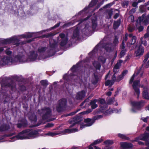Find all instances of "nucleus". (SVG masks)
Here are the masks:
<instances>
[{"mask_svg": "<svg viewBox=\"0 0 149 149\" xmlns=\"http://www.w3.org/2000/svg\"><path fill=\"white\" fill-rule=\"evenodd\" d=\"M39 131L38 130H33L32 129H27L23 130L19 133L18 135L13 137L12 138L16 137L18 139H29L31 138H35L36 135L38 134Z\"/></svg>", "mask_w": 149, "mask_h": 149, "instance_id": "obj_1", "label": "nucleus"}, {"mask_svg": "<svg viewBox=\"0 0 149 149\" xmlns=\"http://www.w3.org/2000/svg\"><path fill=\"white\" fill-rule=\"evenodd\" d=\"M67 100L65 98H62L58 102L56 110L58 113L64 111L67 107Z\"/></svg>", "mask_w": 149, "mask_h": 149, "instance_id": "obj_2", "label": "nucleus"}, {"mask_svg": "<svg viewBox=\"0 0 149 149\" xmlns=\"http://www.w3.org/2000/svg\"><path fill=\"white\" fill-rule=\"evenodd\" d=\"M82 66L81 65V63H77L76 65H74L70 68V71L72 72L69 74H78L81 71Z\"/></svg>", "mask_w": 149, "mask_h": 149, "instance_id": "obj_3", "label": "nucleus"}, {"mask_svg": "<svg viewBox=\"0 0 149 149\" xmlns=\"http://www.w3.org/2000/svg\"><path fill=\"white\" fill-rule=\"evenodd\" d=\"M142 22L145 25H147L149 24V14L146 16V14H143L141 16L138 17L137 22H139L141 24Z\"/></svg>", "mask_w": 149, "mask_h": 149, "instance_id": "obj_4", "label": "nucleus"}, {"mask_svg": "<svg viewBox=\"0 0 149 149\" xmlns=\"http://www.w3.org/2000/svg\"><path fill=\"white\" fill-rule=\"evenodd\" d=\"M131 104L132 106L136 107L138 110H140L145 104L144 101L141 100L139 102L135 101H131Z\"/></svg>", "mask_w": 149, "mask_h": 149, "instance_id": "obj_5", "label": "nucleus"}, {"mask_svg": "<svg viewBox=\"0 0 149 149\" xmlns=\"http://www.w3.org/2000/svg\"><path fill=\"white\" fill-rule=\"evenodd\" d=\"M42 112L44 113L42 116V119L44 120L48 118L51 116V111L49 108L45 109H42Z\"/></svg>", "mask_w": 149, "mask_h": 149, "instance_id": "obj_6", "label": "nucleus"}, {"mask_svg": "<svg viewBox=\"0 0 149 149\" xmlns=\"http://www.w3.org/2000/svg\"><path fill=\"white\" fill-rule=\"evenodd\" d=\"M3 83L6 86H7L12 88L13 87L12 85L13 80L9 78H6L2 79Z\"/></svg>", "mask_w": 149, "mask_h": 149, "instance_id": "obj_7", "label": "nucleus"}, {"mask_svg": "<svg viewBox=\"0 0 149 149\" xmlns=\"http://www.w3.org/2000/svg\"><path fill=\"white\" fill-rule=\"evenodd\" d=\"M19 121L21 123L17 124V127L19 128H20L22 127L24 128L26 127L28 125L27 121L25 118H22Z\"/></svg>", "mask_w": 149, "mask_h": 149, "instance_id": "obj_8", "label": "nucleus"}, {"mask_svg": "<svg viewBox=\"0 0 149 149\" xmlns=\"http://www.w3.org/2000/svg\"><path fill=\"white\" fill-rule=\"evenodd\" d=\"M19 42V40L17 38L12 37L10 38L6 39L2 41V43L4 44H10L14 41Z\"/></svg>", "mask_w": 149, "mask_h": 149, "instance_id": "obj_9", "label": "nucleus"}, {"mask_svg": "<svg viewBox=\"0 0 149 149\" xmlns=\"http://www.w3.org/2000/svg\"><path fill=\"white\" fill-rule=\"evenodd\" d=\"M144 48L141 45H140L137 50L135 51L136 56L137 57L142 55L144 52Z\"/></svg>", "mask_w": 149, "mask_h": 149, "instance_id": "obj_10", "label": "nucleus"}, {"mask_svg": "<svg viewBox=\"0 0 149 149\" xmlns=\"http://www.w3.org/2000/svg\"><path fill=\"white\" fill-rule=\"evenodd\" d=\"M58 46V42L55 40L52 39L49 41V46L51 48L56 49Z\"/></svg>", "mask_w": 149, "mask_h": 149, "instance_id": "obj_11", "label": "nucleus"}, {"mask_svg": "<svg viewBox=\"0 0 149 149\" xmlns=\"http://www.w3.org/2000/svg\"><path fill=\"white\" fill-rule=\"evenodd\" d=\"M121 147L123 149L126 148H132L133 147V145L132 143L126 142H122L120 143Z\"/></svg>", "mask_w": 149, "mask_h": 149, "instance_id": "obj_12", "label": "nucleus"}, {"mask_svg": "<svg viewBox=\"0 0 149 149\" xmlns=\"http://www.w3.org/2000/svg\"><path fill=\"white\" fill-rule=\"evenodd\" d=\"M124 75H119L118 77H116L115 76V75H113L112 77V81L111 82V84L110 85V86H111L114 83V81L117 82H119L123 78V76Z\"/></svg>", "mask_w": 149, "mask_h": 149, "instance_id": "obj_13", "label": "nucleus"}, {"mask_svg": "<svg viewBox=\"0 0 149 149\" xmlns=\"http://www.w3.org/2000/svg\"><path fill=\"white\" fill-rule=\"evenodd\" d=\"M148 88L147 87H145L143 88L142 96L144 99L149 100V94L148 92Z\"/></svg>", "mask_w": 149, "mask_h": 149, "instance_id": "obj_14", "label": "nucleus"}, {"mask_svg": "<svg viewBox=\"0 0 149 149\" xmlns=\"http://www.w3.org/2000/svg\"><path fill=\"white\" fill-rule=\"evenodd\" d=\"M85 91L83 90L78 92L77 94L76 98L77 100H82L85 96Z\"/></svg>", "mask_w": 149, "mask_h": 149, "instance_id": "obj_15", "label": "nucleus"}, {"mask_svg": "<svg viewBox=\"0 0 149 149\" xmlns=\"http://www.w3.org/2000/svg\"><path fill=\"white\" fill-rule=\"evenodd\" d=\"M75 75H64L63 78L65 82L72 81L73 79V77Z\"/></svg>", "mask_w": 149, "mask_h": 149, "instance_id": "obj_16", "label": "nucleus"}, {"mask_svg": "<svg viewBox=\"0 0 149 149\" xmlns=\"http://www.w3.org/2000/svg\"><path fill=\"white\" fill-rule=\"evenodd\" d=\"M92 79L91 80L92 83L94 85H96L99 80L98 75H93L92 76Z\"/></svg>", "mask_w": 149, "mask_h": 149, "instance_id": "obj_17", "label": "nucleus"}, {"mask_svg": "<svg viewBox=\"0 0 149 149\" xmlns=\"http://www.w3.org/2000/svg\"><path fill=\"white\" fill-rule=\"evenodd\" d=\"M10 128V126L6 124H2L0 127V132L5 131Z\"/></svg>", "mask_w": 149, "mask_h": 149, "instance_id": "obj_18", "label": "nucleus"}, {"mask_svg": "<svg viewBox=\"0 0 149 149\" xmlns=\"http://www.w3.org/2000/svg\"><path fill=\"white\" fill-rule=\"evenodd\" d=\"M68 41V39L67 38L62 39L59 43L60 48H61L62 47H64L67 43Z\"/></svg>", "mask_w": 149, "mask_h": 149, "instance_id": "obj_19", "label": "nucleus"}, {"mask_svg": "<svg viewBox=\"0 0 149 149\" xmlns=\"http://www.w3.org/2000/svg\"><path fill=\"white\" fill-rule=\"evenodd\" d=\"M56 52V49L51 48L48 49L47 51L48 54L49 56H52L54 55Z\"/></svg>", "mask_w": 149, "mask_h": 149, "instance_id": "obj_20", "label": "nucleus"}, {"mask_svg": "<svg viewBox=\"0 0 149 149\" xmlns=\"http://www.w3.org/2000/svg\"><path fill=\"white\" fill-rule=\"evenodd\" d=\"M141 140H143L146 142H148L147 141L148 139L149 138V133H144L143 134H141Z\"/></svg>", "mask_w": 149, "mask_h": 149, "instance_id": "obj_21", "label": "nucleus"}, {"mask_svg": "<svg viewBox=\"0 0 149 149\" xmlns=\"http://www.w3.org/2000/svg\"><path fill=\"white\" fill-rule=\"evenodd\" d=\"M97 101L96 99H94L91 101L89 105L91 106L92 109H94L97 107L98 105L95 103Z\"/></svg>", "mask_w": 149, "mask_h": 149, "instance_id": "obj_22", "label": "nucleus"}, {"mask_svg": "<svg viewBox=\"0 0 149 149\" xmlns=\"http://www.w3.org/2000/svg\"><path fill=\"white\" fill-rule=\"evenodd\" d=\"M120 23L121 21L120 19H119L117 21H114L113 25V28L114 29H118L120 25Z\"/></svg>", "mask_w": 149, "mask_h": 149, "instance_id": "obj_23", "label": "nucleus"}, {"mask_svg": "<svg viewBox=\"0 0 149 149\" xmlns=\"http://www.w3.org/2000/svg\"><path fill=\"white\" fill-rule=\"evenodd\" d=\"M100 108L99 109L98 112H104L107 109V105L106 104H101L100 106Z\"/></svg>", "mask_w": 149, "mask_h": 149, "instance_id": "obj_24", "label": "nucleus"}, {"mask_svg": "<svg viewBox=\"0 0 149 149\" xmlns=\"http://www.w3.org/2000/svg\"><path fill=\"white\" fill-rule=\"evenodd\" d=\"M79 31L78 29H76L74 31L72 38H77L79 37Z\"/></svg>", "mask_w": 149, "mask_h": 149, "instance_id": "obj_25", "label": "nucleus"}, {"mask_svg": "<svg viewBox=\"0 0 149 149\" xmlns=\"http://www.w3.org/2000/svg\"><path fill=\"white\" fill-rule=\"evenodd\" d=\"M94 66L95 67L96 70H100L101 67L100 64L97 61H94L93 63Z\"/></svg>", "mask_w": 149, "mask_h": 149, "instance_id": "obj_26", "label": "nucleus"}, {"mask_svg": "<svg viewBox=\"0 0 149 149\" xmlns=\"http://www.w3.org/2000/svg\"><path fill=\"white\" fill-rule=\"evenodd\" d=\"M29 119L31 121H33L35 122H36L37 120V117L36 115L34 114H31L29 117Z\"/></svg>", "mask_w": 149, "mask_h": 149, "instance_id": "obj_27", "label": "nucleus"}, {"mask_svg": "<svg viewBox=\"0 0 149 149\" xmlns=\"http://www.w3.org/2000/svg\"><path fill=\"white\" fill-rule=\"evenodd\" d=\"M82 117L81 116H76L74 117L72 120H71L70 121V124H72V123L75 122H77L78 120H79L80 118H81Z\"/></svg>", "mask_w": 149, "mask_h": 149, "instance_id": "obj_28", "label": "nucleus"}, {"mask_svg": "<svg viewBox=\"0 0 149 149\" xmlns=\"http://www.w3.org/2000/svg\"><path fill=\"white\" fill-rule=\"evenodd\" d=\"M92 28L93 30H95L97 26V20L96 19H92Z\"/></svg>", "mask_w": 149, "mask_h": 149, "instance_id": "obj_29", "label": "nucleus"}, {"mask_svg": "<svg viewBox=\"0 0 149 149\" xmlns=\"http://www.w3.org/2000/svg\"><path fill=\"white\" fill-rule=\"evenodd\" d=\"M37 55L34 54V53L31 54L29 57V58L31 61H33L36 59L37 57Z\"/></svg>", "mask_w": 149, "mask_h": 149, "instance_id": "obj_30", "label": "nucleus"}, {"mask_svg": "<svg viewBox=\"0 0 149 149\" xmlns=\"http://www.w3.org/2000/svg\"><path fill=\"white\" fill-rule=\"evenodd\" d=\"M129 1L127 0H124L121 3V6L123 8H127L128 6Z\"/></svg>", "mask_w": 149, "mask_h": 149, "instance_id": "obj_31", "label": "nucleus"}, {"mask_svg": "<svg viewBox=\"0 0 149 149\" xmlns=\"http://www.w3.org/2000/svg\"><path fill=\"white\" fill-rule=\"evenodd\" d=\"M127 52V49L121 50L120 54V58H122L125 55L126 53Z\"/></svg>", "mask_w": 149, "mask_h": 149, "instance_id": "obj_32", "label": "nucleus"}, {"mask_svg": "<svg viewBox=\"0 0 149 149\" xmlns=\"http://www.w3.org/2000/svg\"><path fill=\"white\" fill-rule=\"evenodd\" d=\"M78 131V129L77 128H73L71 129H66L64 130L65 133H71L74 132H76Z\"/></svg>", "mask_w": 149, "mask_h": 149, "instance_id": "obj_33", "label": "nucleus"}, {"mask_svg": "<svg viewBox=\"0 0 149 149\" xmlns=\"http://www.w3.org/2000/svg\"><path fill=\"white\" fill-rule=\"evenodd\" d=\"M19 89L21 92H24L26 90V87L24 85L19 84Z\"/></svg>", "mask_w": 149, "mask_h": 149, "instance_id": "obj_34", "label": "nucleus"}, {"mask_svg": "<svg viewBox=\"0 0 149 149\" xmlns=\"http://www.w3.org/2000/svg\"><path fill=\"white\" fill-rule=\"evenodd\" d=\"M98 0H92L91 3L89 4V7H93L97 3Z\"/></svg>", "mask_w": 149, "mask_h": 149, "instance_id": "obj_35", "label": "nucleus"}, {"mask_svg": "<svg viewBox=\"0 0 149 149\" xmlns=\"http://www.w3.org/2000/svg\"><path fill=\"white\" fill-rule=\"evenodd\" d=\"M134 89L135 92V93L137 95V98H138L139 96V94H140V91L139 89V88L138 87H135V88H133Z\"/></svg>", "mask_w": 149, "mask_h": 149, "instance_id": "obj_36", "label": "nucleus"}, {"mask_svg": "<svg viewBox=\"0 0 149 149\" xmlns=\"http://www.w3.org/2000/svg\"><path fill=\"white\" fill-rule=\"evenodd\" d=\"M118 136L123 139H124L127 140H130V138L128 137H127L125 135L121 134H118Z\"/></svg>", "mask_w": 149, "mask_h": 149, "instance_id": "obj_37", "label": "nucleus"}, {"mask_svg": "<svg viewBox=\"0 0 149 149\" xmlns=\"http://www.w3.org/2000/svg\"><path fill=\"white\" fill-rule=\"evenodd\" d=\"M140 82L139 80H136L134 81L132 85L133 88L137 87Z\"/></svg>", "mask_w": 149, "mask_h": 149, "instance_id": "obj_38", "label": "nucleus"}, {"mask_svg": "<svg viewBox=\"0 0 149 149\" xmlns=\"http://www.w3.org/2000/svg\"><path fill=\"white\" fill-rule=\"evenodd\" d=\"M136 37L135 36H133L132 38L131 39L130 43L131 45L134 44L136 42Z\"/></svg>", "mask_w": 149, "mask_h": 149, "instance_id": "obj_39", "label": "nucleus"}, {"mask_svg": "<svg viewBox=\"0 0 149 149\" xmlns=\"http://www.w3.org/2000/svg\"><path fill=\"white\" fill-rule=\"evenodd\" d=\"M92 111V109H88L86 111L81 112V113H80V114H82V115H84L85 114H88L89 113L91 112Z\"/></svg>", "mask_w": 149, "mask_h": 149, "instance_id": "obj_40", "label": "nucleus"}, {"mask_svg": "<svg viewBox=\"0 0 149 149\" xmlns=\"http://www.w3.org/2000/svg\"><path fill=\"white\" fill-rule=\"evenodd\" d=\"M46 47H41L38 49V52L40 53L43 52L46 50Z\"/></svg>", "mask_w": 149, "mask_h": 149, "instance_id": "obj_41", "label": "nucleus"}, {"mask_svg": "<svg viewBox=\"0 0 149 149\" xmlns=\"http://www.w3.org/2000/svg\"><path fill=\"white\" fill-rule=\"evenodd\" d=\"M41 85L44 86H46L48 84L47 81L46 80H42L40 81Z\"/></svg>", "mask_w": 149, "mask_h": 149, "instance_id": "obj_42", "label": "nucleus"}, {"mask_svg": "<svg viewBox=\"0 0 149 149\" xmlns=\"http://www.w3.org/2000/svg\"><path fill=\"white\" fill-rule=\"evenodd\" d=\"M54 35L53 33H50L47 34H44L43 35V37L44 38H48L51 37L53 36Z\"/></svg>", "mask_w": 149, "mask_h": 149, "instance_id": "obj_43", "label": "nucleus"}, {"mask_svg": "<svg viewBox=\"0 0 149 149\" xmlns=\"http://www.w3.org/2000/svg\"><path fill=\"white\" fill-rule=\"evenodd\" d=\"M103 140L102 139L100 140H97L95 141L93 143H91L92 146H93L97 143H99L103 141Z\"/></svg>", "mask_w": 149, "mask_h": 149, "instance_id": "obj_44", "label": "nucleus"}, {"mask_svg": "<svg viewBox=\"0 0 149 149\" xmlns=\"http://www.w3.org/2000/svg\"><path fill=\"white\" fill-rule=\"evenodd\" d=\"M104 143L106 145H111L113 143V141L108 140L104 141Z\"/></svg>", "mask_w": 149, "mask_h": 149, "instance_id": "obj_45", "label": "nucleus"}, {"mask_svg": "<svg viewBox=\"0 0 149 149\" xmlns=\"http://www.w3.org/2000/svg\"><path fill=\"white\" fill-rule=\"evenodd\" d=\"M118 36H115L114 38L113 42V43L114 44H117L118 43Z\"/></svg>", "mask_w": 149, "mask_h": 149, "instance_id": "obj_46", "label": "nucleus"}, {"mask_svg": "<svg viewBox=\"0 0 149 149\" xmlns=\"http://www.w3.org/2000/svg\"><path fill=\"white\" fill-rule=\"evenodd\" d=\"M102 117L103 116L101 115H99L94 117L93 118V121H94V123L95 120L101 118H102Z\"/></svg>", "mask_w": 149, "mask_h": 149, "instance_id": "obj_47", "label": "nucleus"}, {"mask_svg": "<svg viewBox=\"0 0 149 149\" xmlns=\"http://www.w3.org/2000/svg\"><path fill=\"white\" fill-rule=\"evenodd\" d=\"M141 44H143L144 46H146L147 45V41L146 40H143V38H141Z\"/></svg>", "mask_w": 149, "mask_h": 149, "instance_id": "obj_48", "label": "nucleus"}, {"mask_svg": "<svg viewBox=\"0 0 149 149\" xmlns=\"http://www.w3.org/2000/svg\"><path fill=\"white\" fill-rule=\"evenodd\" d=\"M15 58L18 61L21 62L22 61V56L20 55H17L15 56Z\"/></svg>", "mask_w": 149, "mask_h": 149, "instance_id": "obj_49", "label": "nucleus"}, {"mask_svg": "<svg viewBox=\"0 0 149 149\" xmlns=\"http://www.w3.org/2000/svg\"><path fill=\"white\" fill-rule=\"evenodd\" d=\"M113 112V111L111 109H109L108 110H106L105 111V114L107 115L108 114H109Z\"/></svg>", "mask_w": 149, "mask_h": 149, "instance_id": "obj_50", "label": "nucleus"}, {"mask_svg": "<svg viewBox=\"0 0 149 149\" xmlns=\"http://www.w3.org/2000/svg\"><path fill=\"white\" fill-rule=\"evenodd\" d=\"M113 10L112 9L109 10L108 12V14L109 19L111 18L112 15L113 14Z\"/></svg>", "mask_w": 149, "mask_h": 149, "instance_id": "obj_51", "label": "nucleus"}, {"mask_svg": "<svg viewBox=\"0 0 149 149\" xmlns=\"http://www.w3.org/2000/svg\"><path fill=\"white\" fill-rule=\"evenodd\" d=\"M114 4L113 2L109 3L108 4L105 5L104 7V8H110L111 6L113 5Z\"/></svg>", "mask_w": 149, "mask_h": 149, "instance_id": "obj_52", "label": "nucleus"}, {"mask_svg": "<svg viewBox=\"0 0 149 149\" xmlns=\"http://www.w3.org/2000/svg\"><path fill=\"white\" fill-rule=\"evenodd\" d=\"M93 121V119H91L89 118H87L86 119H85L84 120V122L86 123H90L91 122H92Z\"/></svg>", "mask_w": 149, "mask_h": 149, "instance_id": "obj_53", "label": "nucleus"}, {"mask_svg": "<svg viewBox=\"0 0 149 149\" xmlns=\"http://www.w3.org/2000/svg\"><path fill=\"white\" fill-rule=\"evenodd\" d=\"M42 123V120H39L38 122L36 124L34 125L31 126V127H35L39 126L41 123Z\"/></svg>", "mask_w": 149, "mask_h": 149, "instance_id": "obj_54", "label": "nucleus"}, {"mask_svg": "<svg viewBox=\"0 0 149 149\" xmlns=\"http://www.w3.org/2000/svg\"><path fill=\"white\" fill-rule=\"evenodd\" d=\"M143 74V72L142 70V68H140L138 70L137 72L136 73V74Z\"/></svg>", "mask_w": 149, "mask_h": 149, "instance_id": "obj_55", "label": "nucleus"}, {"mask_svg": "<svg viewBox=\"0 0 149 149\" xmlns=\"http://www.w3.org/2000/svg\"><path fill=\"white\" fill-rule=\"evenodd\" d=\"M1 61L3 62V65L6 64L8 63V60H7V58H4L1 60Z\"/></svg>", "mask_w": 149, "mask_h": 149, "instance_id": "obj_56", "label": "nucleus"}, {"mask_svg": "<svg viewBox=\"0 0 149 149\" xmlns=\"http://www.w3.org/2000/svg\"><path fill=\"white\" fill-rule=\"evenodd\" d=\"M143 37L145 38L149 37V30L147 29V32L145 34Z\"/></svg>", "mask_w": 149, "mask_h": 149, "instance_id": "obj_57", "label": "nucleus"}, {"mask_svg": "<svg viewBox=\"0 0 149 149\" xmlns=\"http://www.w3.org/2000/svg\"><path fill=\"white\" fill-rule=\"evenodd\" d=\"M54 125V124L52 123H48L46 125H45V127H53Z\"/></svg>", "mask_w": 149, "mask_h": 149, "instance_id": "obj_58", "label": "nucleus"}, {"mask_svg": "<svg viewBox=\"0 0 149 149\" xmlns=\"http://www.w3.org/2000/svg\"><path fill=\"white\" fill-rule=\"evenodd\" d=\"M102 2H101L100 3H99L98 4H97L95 8V10H96L98 9L100 7V6L102 4Z\"/></svg>", "mask_w": 149, "mask_h": 149, "instance_id": "obj_59", "label": "nucleus"}, {"mask_svg": "<svg viewBox=\"0 0 149 149\" xmlns=\"http://www.w3.org/2000/svg\"><path fill=\"white\" fill-rule=\"evenodd\" d=\"M144 27L143 26L140 25L138 28L139 31V32L142 31Z\"/></svg>", "mask_w": 149, "mask_h": 149, "instance_id": "obj_60", "label": "nucleus"}, {"mask_svg": "<svg viewBox=\"0 0 149 149\" xmlns=\"http://www.w3.org/2000/svg\"><path fill=\"white\" fill-rule=\"evenodd\" d=\"M140 9L142 12L144 11V6L143 5H141L140 6Z\"/></svg>", "mask_w": 149, "mask_h": 149, "instance_id": "obj_61", "label": "nucleus"}, {"mask_svg": "<svg viewBox=\"0 0 149 149\" xmlns=\"http://www.w3.org/2000/svg\"><path fill=\"white\" fill-rule=\"evenodd\" d=\"M111 80H107L105 83V85L106 86H109L110 84H111Z\"/></svg>", "mask_w": 149, "mask_h": 149, "instance_id": "obj_62", "label": "nucleus"}, {"mask_svg": "<svg viewBox=\"0 0 149 149\" xmlns=\"http://www.w3.org/2000/svg\"><path fill=\"white\" fill-rule=\"evenodd\" d=\"M138 3L137 2H135V1L134 2H133V3L132 4V6L133 7H137Z\"/></svg>", "mask_w": 149, "mask_h": 149, "instance_id": "obj_63", "label": "nucleus"}, {"mask_svg": "<svg viewBox=\"0 0 149 149\" xmlns=\"http://www.w3.org/2000/svg\"><path fill=\"white\" fill-rule=\"evenodd\" d=\"M99 102L101 104H103L104 103H106L105 100L103 99H101L100 100Z\"/></svg>", "mask_w": 149, "mask_h": 149, "instance_id": "obj_64", "label": "nucleus"}]
</instances>
